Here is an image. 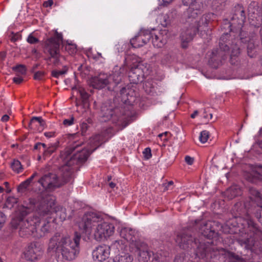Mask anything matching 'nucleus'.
Returning a JSON list of instances; mask_svg holds the SVG:
<instances>
[{"label":"nucleus","mask_w":262,"mask_h":262,"mask_svg":"<svg viewBox=\"0 0 262 262\" xmlns=\"http://www.w3.org/2000/svg\"><path fill=\"white\" fill-rule=\"evenodd\" d=\"M80 239L81 235L77 232H75L73 239L56 233L50 240L48 250L61 253L63 258L66 260H72L79 253Z\"/></svg>","instance_id":"f257e3e1"},{"label":"nucleus","mask_w":262,"mask_h":262,"mask_svg":"<svg viewBox=\"0 0 262 262\" xmlns=\"http://www.w3.org/2000/svg\"><path fill=\"white\" fill-rule=\"evenodd\" d=\"M30 203L35 206L39 216H50L53 212H55L56 217H58L61 221L66 220V208L61 206H56L55 196L46 192H41L37 199H30Z\"/></svg>","instance_id":"f03ea898"},{"label":"nucleus","mask_w":262,"mask_h":262,"mask_svg":"<svg viewBox=\"0 0 262 262\" xmlns=\"http://www.w3.org/2000/svg\"><path fill=\"white\" fill-rule=\"evenodd\" d=\"M101 116L104 121L111 119L114 123L118 125L125 123L124 127H125L133 120L134 113L130 111L128 106L114 108L113 106L105 103L101 107Z\"/></svg>","instance_id":"7ed1b4c3"},{"label":"nucleus","mask_w":262,"mask_h":262,"mask_svg":"<svg viewBox=\"0 0 262 262\" xmlns=\"http://www.w3.org/2000/svg\"><path fill=\"white\" fill-rule=\"evenodd\" d=\"M214 17L213 13H208L202 15L199 20H195L194 23H189L188 27L183 30L181 34L182 47L186 49L188 47V43L191 41L194 36L199 31H205L208 24Z\"/></svg>","instance_id":"20e7f679"},{"label":"nucleus","mask_w":262,"mask_h":262,"mask_svg":"<svg viewBox=\"0 0 262 262\" xmlns=\"http://www.w3.org/2000/svg\"><path fill=\"white\" fill-rule=\"evenodd\" d=\"M62 41V34L56 31L54 36L48 39L45 52L48 55L46 60L49 64L58 66L66 60L65 56L60 53L59 46Z\"/></svg>","instance_id":"39448f33"},{"label":"nucleus","mask_w":262,"mask_h":262,"mask_svg":"<svg viewBox=\"0 0 262 262\" xmlns=\"http://www.w3.org/2000/svg\"><path fill=\"white\" fill-rule=\"evenodd\" d=\"M197 254L202 258H212L223 255L228 257L233 262H245L244 259L239 255L224 248H219L213 245L212 242L208 243V245L201 244L198 247Z\"/></svg>","instance_id":"423d86ee"},{"label":"nucleus","mask_w":262,"mask_h":262,"mask_svg":"<svg viewBox=\"0 0 262 262\" xmlns=\"http://www.w3.org/2000/svg\"><path fill=\"white\" fill-rule=\"evenodd\" d=\"M250 202L248 201L244 204L242 202L236 203L232 208V211L235 213V217H241L245 220L249 217L250 207L255 204L259 206L262 203V195L255 188L251 187L249 188Z\"/></svg>","instance_id":"0eeeda50"},{"label":"nucleus","mask_w":262,"mask_h":262,"mask_svg":"<svg viewBox=\"0 0 262 262\" xmlns=\"http://www.w3.org/2000/svg\"><path fill=\"white\" fill-rule=\"evenodd\" d=\"M230 35L224 33L220 37L219 48L212 51L209 60V64L214 68H217L223 60L227 58L230 49L229 46L232 41L229 40Z\"/></svg>","instance_id":"6e6552de"},{"label":"nucleus","mask_w":262,"mask_h":262,"mask_svg":"<svg viewBox=\"0 0 262 262\" xmlns=\"http://www.w3.org/2000/svg\"><path fill=\"white\" fill-rule=\"evenodd\" d=\"M190 232V228H187V229L183 230L182 231L177 234V236L176 238V242L178 244L179 246L183 249L188 248L189 246L193 248L196 246V255L200 258H203L202 257L199 256V255L197 254L198 247L201 244L208 245V243H211V242H200L196 240L195 237H193L192 234Z\"/></svg>","instance_id":"1a4fd4ad"},{"label":"nucleus","mask_w":262,"mask_h":262,"mask_svg":"<svg viewBox=\"0 0 262 262\" xmlns=\"http://www.w3.org/2000/svg\"><path fill=\"white\" fill-rule=\"evenodd\" d=\"M38 223L35 224L34 237L40 238L45 236L48 233L51 232L54 229V221L55 219H52L49 216H37Z\"/></svg>","instance_id":"9d476101"},{"label":"nucleus","mask_w":262,"mask_h":262,"mask_svg":"<svg viewBox=\"0 0 262 262\" xmlns=\"http://www.w3.org/2000/svg\"><path fill=\"white\" fill-rule=\"evenodd\" d=\"M101 220L102 217L97 213L92 212H87L83 216L79 227L86 233L91 234Z\"/></svg>","instance_id":"9b49d317"},{"label":"nucleus","mask_w":262,"mask_h":262,"mask_svg":"<svg viewBox=\"0 0 262 262\" xmlns=\"http://www.w3.org/2000/svg\"><path fill=\"white\" fill-rule=\"evenodd\" d=\"M239 39L243 43H248L247 47V55L250 58H254L258 54V40L255 35L247 36V33L241 31L239 34Z\"/></svg>","instance_id":"f8f14e48"},{"label":"nucleus","mask_w":262,"mask_h":262,"mask_svg":"<svg viewBox=\"0 0 262 262\" xmlns=\"http://www.w3.org/2000/svg\"><path fill=\"white\" fill-rule=\"evenodd\" d=\"M114 229L113 224L102 222L101 220L97 226L94 228L93 231L94 238L97 241H104L113 234Z\"/></svg>","instance_id":"ddd939ff"},{"label":"nucleus","mask_w":262,"mask_h":262,"mask_svg":"<svg viewBox=\"0 0 262 262\" xmlns=\"http://www.w3.org/2000/svg\"><path fill=\"white\" fill-rule=\"evenodd\" d=\"M245 12L243 7L237 4L233 10V16L229 27L230 31L241 30L246 20Z\"/></svg>","instance_id":"4468645a"},{"label":"nucleus","mask_w":262,"mask_h":262,"mask_svg":"<svg viewBox=\"0 0 262 262\" xmlns=\"http://www.w3.org/2000/svg\"><path fill=\"white\" fill-rule=\"evenodd\" d=\"M38 223L37 216L33 215L28 217L21 222L19 230V235L22 237H28L32 235L34 237L35 224Z\"/></svg>","instance_id":"2eb2a0df"},{"label":"nucleus","mask_w":262,"mask_h":262,"mask_svg":"<svg viewBox=\"0 0 262 262\" xmlns=\"http://www.w3.org/2000/svg\"><path fill=\"white\" fill-rule=\"evenodd\" d=\"M38 183L46 190H52L61 186V182L59 181L58 176L51 172L44 174L38 180Z\"/></svg>","instance_id":"dca6fc26"},{"label":"nucleus","mask_w":262,"mask_h":262,"mask_svg":"<svg viewBox=\"0 0 262 262\" xmlns=\"http://www.w3.org/2000/svg\"><path fill=\"white\" fill-rule=\"evenodd\" d=\"M73 165V164H69V159H67L65 163L59 168L58 177L59 181L61 182V186L69 182L72 179L74 170Z\"/></svg>","instance_id":"f3484780"},{"label":"nucleus","mask_w":262,"mask_h":262,"mask_svg":"<svg viewBox=\"0 0 262 262\" xmlns=\"http://www.w3.org/2000/svg\"><path fill=\"white\" fill-rule=\"evenodd\" d=\"M121 237L130 242V247L139 248L144 246V243L137 239V233L135 230L128 228H122L120 231Z\"/></svg>","instance_id":"a211bd4d"},{"label":"nucleus","mask_w":262,"mask_h":262,"mask_svg":"<svg viewBox=\"0 0 262 262\" xmlns=\"http://www.w3.org/2000/svg\"><path fill=\"white\" fill-rule=\"evenodd\" d=\"M152 36V31L148 30H141L136 36L130 39L133 47L140 48L146 44Z\"/></svg>","instance_id":"6ab92c4d"},{"label":"nucleus","mask_w":262,"mask_h":262,"mask_svg":"<svg viewBox=\"0 0 262 262\" xmlns=\"http://www.w3.org/2000/svg\"><path fill=\"white\" fill-rule=\"evenodd\" d=\"M216 226V223L214 222H203L200 224L199 232L204 237L208 239H212L218 235V232L215 228Z\"/></svg>","instance_id":"aec40b11"},{"label":"nucleus","mask_w":262,"mask_h":262,"mask_svg":"<svg viewBox=\"0 0 262 262\" xmlns=\"http://www.w3.org/2000/svg\"><path fill=\"white\" fill-rule=\"evenodd\" d=\"M42 254L41 249L38 246V244L31 243L28 245L25 252V257L26 260L32 261L38 259Z\"/></svg>","instance_id":"412c9836"},{"label":"nucleus","mask_w":262,"mask_h":262,"mask_svg":"<svg viewBox=\"0 0 262 262\" xmlns=\"http://www.w3.org/2000/svg\"><path fill=\"white\" fill-rule=\"evenodd\" d=\"M76 152L77 153H74L72 156L67 157V159H69V164L75 165L77 164L78 162H84L93 152L90 148L83 149L80 151L77 150Z\"/></svg>","instance_id":"4be33fe9"},{"label":"nucleus","mask_w":262,"mask_h":262,"mask_svg":"<svg viewBox=\"0 0 262 262\" xmlns=\"http://www.w3.org/2000/svg\"><path fill=\"white\" fill-rule=\"evenodd\" d=\"M124 69L120 68L119 71H115L108 76L110 85L107 88L109 91L118 92V85L122 83V77Z\"/></svg>","instance_id":"5701e85b"},{"label":"nucleus","mask_w":262,"mask_h":262,"mask_svg":"<svg viewBox=\"0 0 262 262\" xmlns=\"http://www.w3.org/2000/svg\"><path fill=\"white\" fill-rule=\"evenodd\" d=\"M144 76L141 65L137 64L133 66L128 72V78L130 83L137 84L142 81Z\"/></svg>","instance_id":"b1692460"},{"label":"nucleus","mask_w":262,"mask_h":262,"mask_svg":"<svg viewBox=\"0 0 262 262\" xmlns=\"http://www.w3.org/2000/svg\"><path fill=\"white\" fill-rule=\"evenodd\" d=\"M110 83L108 76L105 74H100L91 80V85L97 89H101L106 86L108 88Z\"/></svg>","instance_id":"393cba45"},{"label":"nucleus","mask_w":262,"mask_h":262,"mask_svg":"<svg viewBox=\"0 0 262 262\" xmlns=\"http://www.w3.org/2000/svg\"><path fill=\"white\" fill-rule=\"evenodd\" d=\"M109 248L106 245L99 246L93 250L92 255L95 260L102 262L104 261L109 255Z\"/></svg>","instance_id":"a878e982"},{"label":"nucleus","mask_w":262,"mask_h":262,"mask_svg":"<svg viewBox=\"0 0 262 262\" xmlns=\"http://www.w3.org/2000/svg\"><path fill=\"white\" fill-rule=\"evenodd\" d=\"M246 180L252 183L262 181V165H257L251 172L246 175Z\"/></svg>","instance_id":"bb28decb"},{"label":"nucleus","mask_w":262,"mask_h":262,"mask_svg":"<svg viewBox=\"0 0 262 262\" xmlns=\"http://www.w3.org/2000/svg\"><path fill=\"white\" fill-rule=\"evenodd\" d=\"M165 32V31H163L162 33H158V34H153L152 33V43L154 47L157 48H162L167 42V35L165 33V35H163V33Z\"/></svg>","instance_id":"cd10ccee"},{"label":"nucleus","mask_w":262,"mask_h":262,"mask_svg":"<svg viewBox=\"0 0 262 262\" xmlns=\"http://www.w3.org/2000/svg\"><path fill=\"white\" fill-rule=\"evenodd\" d=\"M144 246L140 248H136L138 251V259L139 262H147L151 257V253L146 250L147 245L144 243Z\"/></svg>","instance_id":"c85d7f7f"},{"label":"nucleus","mask_w":262,"mask_h":262,"mask_svg":"<svg viewBox=\"0 0 262 262\" xmlns=\"http://www.w3.org/2000/svg\"><path fill=\"white\" fill-rule=\"evenodd\" d=\"M246 221L249 231L252 233V234L250 235V237L258 238L262 233V231L259 229L257 225L250 217L246 219Z\"/></svg>","instance_id":"c756f323"},{"label":"nucleus","mask_w":262,"mask_h":262,"mask_svg":"<svg viewBox=\"0 0 262 262\" xmlns=\"http://www.w3.org/2000/svg\"><path fill=\"white\" fill-rule=\"evenodd\" d=\"M201 14L194 10V8L189 6L187 10L184 12L183 17L188 23H194L195 20H196V18L198 15Z\"/></svg>","instance_id":"7c9ffc66"},{"label":"nucleus","mask_w":262,"mask_h":262,"mask_svg":"<svg viewBox=\"0 0 262 262\" xmlns=\"http://www.w3.org/2000/svg\"><path fill=\"white\" fill-rule=\"evenodd\" d=\"M104 142L105 141H103L101 135H96L90 139L89 142L90 145L89 148L93 152Z\"/></svg>","instance_id":"2f4dec72"},{"label":"nucleus","mask_w":262,"mask_h":262,"mask_svg":"<svg viewBox=\"0 0 262 262\" xmlns=\"http://www.w3.org/2000/svg\"><path fill=\"white\" fill-rule=\"evenodd\" d=\"M36 123H37L39 125L37 130L39 132H42L46 126L45 120H43L41 117H33L30 121L29 127L32 128L33 126L37 125V124H35Z\"/></svg>","instance_id":"473e14b6"},{"label":"nucleus","mask_w":262,"mask_h":262,"mask_svg":"<svg viewBox=\"0 0 262 262\" xmlns=\"http://www.w3.org/2000/svg\"><path fill=\"white\" fill-rule=\"evenodd\" d=\"M134 257L128 253L122 252L116 256L114 259V262H133Z\"/></svg>","instance_id":"72a5a7b5"},{"label":"nucleus","mask_w":262,"mask_h":262,"mask_svg":"<svg viewBox=\"0 0 262 262\" xmlns=\"http://www.w3.org/2000/svg\"><path fill=\"white\" fill-rule=\"evenodd\" d=\"M226 194L229 199H232L241 195V190L238 186H232L227 190Z\"/></svg>","instance_id":"f704fd0d"},{"label":"nucleus","mask_w":262,"mask_h":262,"mask_svg":"<svg viewBox=\"0 0 262 262\" xmlns=\"http://www.w3.org/2000/svg\"><path fill=\"white\" fill-rule=\"evenodd\" d=\"M27 214V213L26 210L21 211L20 213V215L18 217L12 220L11 222L12 226L15 229L17 228L19 225L20 226L21 222L24 221L23 217Z\"/></svg>","instance_id":"c9c22d12"},{"label":"nucleus","mask_w":262,"mask_h":262,"mask_svg":"<svg viewBox=\"0 0 262 262\" xmlns=\"http://www.w3.org/2000/svg\"><path fill=\"white\" fill-rule=\"evenodd\" d=\"M143 89L145 92L150 95H154L156 93V88L151 80H147L143 84Z\"/></svg>","instance_id":"e433bc0d"},{"label":"nucleus","mask_w":262,"mask_h":262,"mask_svg":"<svg viewBox=\"0 0 262 262\" xmlns=\"http://www.w3.org/2000/svg\"><path fill=\"white\" fill-rule=\"evenodd\" d=\"M188 5L200 13H201L203 11L204 5L202 0L190 1V3Z\"/></svg>","instance_id":"4c0bfd02"},{"label":"nucleus","mask_w":262,"mask_h":262,"mask_svg":"<svg viewBox=\"0 0 262 262\" xmlns=\"http://www.w3.org/2000/svg\"><path fill=\"white\" fill-rule=\"evenodd\" d=\"M77 70L82 77H85L87 75H89L91 71V67L86 64H80Z\"/></svg>","instance_id":"58836bf2"},{"label":"nucleus","mask_w":262,"mask_h":262,"mask_svg":"<svg viewBox=\"0 0 262 262\" xmlns=\"http://www.w3.org/2000/svg\"><path fill=\"white\" fill-rule=\"evenodd\" d=\"M78 91L80 94L82 104L84 105H86L89 104V100L90 95L83 88H78Z\"/></svg>","instance_id":"ea45409f"},{"label":"nucleus","mask_w":262,"mask_h":262,"mask_svg":"<svg viewBox=\"0 0 262 262\" xmlns=\"http://www.w3.org/2000/svg\"><path fill=\"white\" fill-rule=\"evenodd\" d=\"M11 167L14 172L17 173L22 172L23 170L21 163L19 161L16 159H14L13 162L11 163Z\"/></svg>","instance_id":"a19ab883"},{"label":"nucleus","mask_w":262,"mask_h":262,"mask_svg":"<svg viewBox=\"0 0 262 262\" xmlns=\"http://www.w3.org/2000/svg\"><path fill=\"white\" fill-rule=\"evenodd\" d=\"M12 70L16 73V75H25L27 73L26 67L24 64H17L16 66L13 67Z\"/></svg>","instance_id":"79ce46f5"},{"label":"nucleus","mask_w":262,"mask_h":262,"mask_svg":"<svg viewBox=\"0 0 262 262\" xmlns=\"http://www.w3.org/2000/svg\"><path fill=\"white\" fill-rule=\"evenodd\" d=\"M230 46L232 49L231 56L235 57L238 56L241 52L240 48L237 45L236 39H235L233 41H232Z\"/></svg>","instance_id":"37998d69"},{"label":"nucleus","mask_w":262,"mask_h":262,"mask_svg":"<svg viewBox=\"0 0 262 262\" xmlns=\"http://www.w3.org/2000/svg\"><path fill=\"white\" fill-rule=\"evenodd\" d=\"M69 70V67L67 66H64L61 70H53L51 72L52 76L58 78L60 76L66 74Z\"/></svg>","instance_id":"c03bdc74"},{"label":"nucleus","mask_w":262,"mask_h":262,"mask_svg":"<svg viewBox=\"0 0 262 262\" xmlns=\"http://www.w3.org/2000/svg\"><path fill=\"white\" fill-rule=\"evenodd\" d=\"M151 254L152 259L151 262H164L166 260V258L160 253L157 252L154 253L151 252Z\"/></svg>","instance_id":"a18cd8bd"},{"label":"nucleus","mask_w":262,"mask_h":262,"mask_svg":"<svg viewBox=\"0 0 262 262\" xmlns=\"http://www.w3.org/2000/svg\"><path fill=\"white\" fill-rule=\"evenodd\" d=\"M56 146L55 145L51 144L47 149H44L42 153L43 156L46 158L50 156L52 154L56 149Z\"/></svg>","instance_id":"49530a36"},{"label":"nucleus","mask_w":262,"mask_h":262,"mask_svg":"<svg viewBox=\"0 0 262 262\" xmlns=\"http://www.w3.org/2000/svg\"><path fill=\"white\" fill-rule=\"evenodd\" d=\"M65 50L69 54H74L77 52L76 45L75 44L67 43L65 46Z\"/></svg>","instance_id":"de8ad7c7"},{"label":"nucleus","mask_w":262,"mask_h":262,"mask_svg":"<svg viewBox=\"0 0 262 262\" xmlns=\"http://www.w3.org/2000/svg\"><path fill=\"white\" fill-rule=\"evenodd\" d=\"M239 243L242 246H244L245 248L247 249H251L252 246L253 245V243L252 241H251L249 238H247L246 239H242L239 241Z\"/></svg>","instance_id":"09e8293b"},{"label":"nucleus","mask_w":262,"mask_h":262,"mask_svg":"<svg viewBox=\"0 0 262 262\" xmlns=\"http://www.w3.org/2000/svg\"><path fill=\"white\" fill-rule=\"evenodd\" d=\"M210 136L209 132L206 130H203L201 132L199 137L200 142L203 143H206Z\"/></svg>","instance_id":"8fccbe9b"},{"label":"nucleus","mask_w":262,"mask_h":262,"mask_svg":"<svg viewBox=\"0 0 262 262\" xmlns=\"http://www.w3.org/2000/svg\"><path fill=\"white\" fill-rule=\"evenodd\" d=\"M18 202V199L13 196H9L7 199L5 205L7 207H12L14 204H16Z\"/></svg>","instance_id":"3c124183"},{"label":"nucleus","mask_w":262,"mask_h":262,"mask_svg":"<svg viewBox=\"0 0 262 262\" xmlns=\"http://www.w3.org/2000/svg\"><path fill=\"white\" fill-rule=\"evenodd\" d=\"M30 184V183L27 180H25L18 185L17 188V191L19 192H24L29 187Z\"/></svg>","instance_id":"603ef678"},{"label":"nucleus","mask_w":262,"mask_h":262,"mask_svg":"<svg viewBox=\"0 0 262 262\" xmlns=\"http://www.w3.org/2000/svg\"><path fill=\"white\" fill-rule=\"evenodd\" d=\"M9 37L10 40L14 42L20 39L21 36L19 33H14L13 32H11Z\"/></svg>","instance_id":"864d4df0"},{"label":"nucleus","mask_w":262,"mask_h":262,"mask_svg":"<svg viewBox=\"0 0 262 262\" xmlns=\"http://www.w3.org/2000/svg\"><path fill=\"white\" fill-rule=\"evenodd\" d=\"M46 75L43 71H37L34 74V79L37 80H42Z\"/></svg>","instance_id":"5fc2aeb1"},{"label":"nucleus","mask_w":262,"mask_h":262,"mask_svg":"<svg viewBox=\"0 0 262 262\" xmlns=\"http://www.w3.org/2000/svg\"><path fill=\"white\" fill-rule=\"evenodd\" d=\"M255 216L262 225V207H259L255 213Z\"/></svg>","instance_id":"6e6d98bb"},{"label":"nucleus","mask_w":262,"mask_h":262,"mask_svg":"<svg viewBox=\"0 0 262 262\" xmlns=\"http://www.w3.org/2000/svg\"><path fill=\"white\" fill-rule=\"evenodd\" d=\"M89 126L85 122H82L80 124V131L82 136H84L88 129Z\"/></svg>","instance_id":"4d7b16f0"},{"label":"nucleus","mask_w":262,"mask_h":262,"mask_svg":"<svg viewBox=\"0 0 262 262\" xmlns=\"http://www.w3.org/2000/svg\"><path fill=\"white\" fill-rule=\"evenodd\" d=\"M74 117L72 116L70 119H66L63 121V124L66 126H70L74 123Z\"/></svg>","instance_id":"13d9d810"},{"label":"nucleus","mask_w":262,"mask_h":262,"mask_svg":"<svg viewBox=\"0 0 262 262\" xmlns=\"http://www.w3.org/2000/svg\"><path fill=\"white\" fill-rule=\"evenodd\" d=\"M207 113L208 112L206 109H204L203 117L206 120V122H208L210 120H212L213 115L212 113H209V115H208Z\"/></svg>","instance_id":"bf43d9fd"},{"label":"nucleus","mask_w":262,"mask_h":262,"mask_svg":"<svg viewBox=\"0 0 262 262\" xmlns=\"http://www.w3.org/2000/svg\"><path fill=\"white\" fill-rule=\"evenodd\" d=\"M144 158L146 159H149L151 157V149L149 147L146 148L143 152Z\"/></svg>","instance_id":"052dcab7"},{"label":"nucleus","mask_w":262,"mask_h":262,"mask_svg":"<svg viewBox=\"0 0 262 262\" xmlns=\"http://www.w3.org/2000/svg\"><path fill=\"white\" fill-rule=\"evenodd\" d=\"M187 259L183 255V254H180L177 255L174 258V262H186Z\"/></svg>","instance_id":"680f3d73"},{"label":"nucleus","mask_w":262,"mask_h":262,"mask_svg":"<svg viewBox=\"0 0 262 262\" xmlns=\"http://www.w3.org/2000/svg\"><path fill=\"white\" fill-rule=\"evenodd\" d=\"M27 41L30 43L33 44L38 42L39 40L37 38L30 34L28 37Z\"/></svg>","instance_id":"e2e57ef3"},{"label":"nucleus","mask_w":262,"mask_h":262,"mask_svg":"<svg viewBox=\"0 0 262 262\" xmlns=\"http://www.w3.org/2000/svg\"><path fill=\"white\" fill-rule=\"evenodd\" d=\"M6 221V216L5 214L0 211V229L2 228L3 226L4 225V223Z\"/></svg>","instance_id":"0e129e2a"},{"label":"nucleus","mask_w":262,"mask_h":262,"mask_svg":"<svg viewBox=\"0 0 262 262\" xmlns=\"http://www.w3.org/2000/svg\"><path fill=\"white\" fill-rule=\"evenodd\" d=\"M17 77H14L13 78V81L17 84H20L24 80V79L23 77L20 76L17 74Z\"/></svg>","instance_id":"69168bd1"},{"label":"nucleus","mask_w":262,"mask_h":262,"mask_svg":"<svg viewBox=\"0 0 262 262\" xmlns=\"http://www.w3.org/2000/svg\"><path fill=\"white\" fill-rule=\"evenodd\" d=\"M80 146L79 144H77L76 143H74L73 145H72L68 150V152H70L68 154V155L71 154L73 151H74L76 148H77Z\"/></svg>","instance_id":"338daca9"},{"label":"nucleus","mask_w":262,"mask_h":262,"mask_svg":"<svg viewBox=\"0 0 262 262\" xmlns=\"http://www.w3.org/2000/svg\"><path fill=\"white\" fill-rule=\"evenodd\" d=\"M185 161L187 164L191 165L193 163L194 159L189 156H186L185 158Z\"/></svg>","instance_id":"774afa93"}]
</instances>
